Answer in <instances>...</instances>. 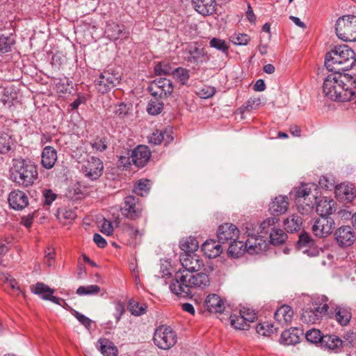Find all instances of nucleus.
Wrapping results in <instances>:
<instances>
[{"label": "nucleus", "mask_w": 356, "mask_h": 356, "mask_svg": "<svg viewBox=\"0 0 356 356\" xmlns=\"http://www.w3.org/2000/svg\"><path fill=\"white\" fill-rule=\"evenodd\" d=\"M324 79L323 92L333 101L348 102L356 95V76L337 70L331 71Z\"/></svg>", "instance_id": "nucleus-1"}, {"label": "nucleus", "mask_w": 356, "mask_h": 356, "mask_svg": "<svg viewBox=\"0 0 356 356\" xmlns=\"http://www.w3.org/2000/svg\"><path fill=\"white\" fill-rule=\"evenodd\" d=\"M210 284V278L204 273H176L170 284V289L174 294L187 297L193 294V289H204Z\"/></svg>", "instance_id": "nucleus-2"}, {"label": "nucleus", "mask_w": 356, "mask_h": 356, "mask_svg": "<svg viewBox=\"0 0 356 356\" xmlns=\"http://www.w3.org/2000/svg\"><path fill=\"white\" fill-rule=\"evenodd\" d=\"M10 179L22 188L33 186L38 178L37 166L29 159L21 157L12 160L9 168Z\"/></svg>", "instance_id": "nucleus-3"}, {"label": "nucleus", "mask_w": 356, "mask_h": 356, "mask_svg": "<svg viewBox=\"0 0 356 356\" xmlns=\"http://www.w3.org/2000/svg\"><path fill=\"white\" fill-rule=\"evenodd\" d=\"M355 61V54L349 46H335L325 58V65L329 71L345 70L351 67Z\"/></svg>", "instance_id": "nucleus-4"}, {"label": "nucleus", "mask_w": 356, "mask_h": 356, "mask_svg": "<svg viewBox=\"0 0 356 356\" xmlns=\"http://www.w3.org/2000/svg\"><path fill=\"white\" fill-rule=\"evenodd\" d=\"M318 186L314 183L302 184L296 190L295 200L301 214L311 212L318 200Z\"/></svg>", "instance_id": "nucleus-5"}, {"label": "nucleus", "mask_w": 356, "mask_h": 356, "mask_svg": "<svg viewBox=\"0 0 356 356\" xmlns=\"http://www.w3.org/2000/svg\"><path fill=\"white\" fill-rule=\"evenodd\" d=\"M335 33L343 42H356V16L343 15L335 24Z\"/></svg>", "instance_id": "nucleus-6"}, {"label": "nucleus", "mask_w": 356, "mask_h": 356, "mask_svg": "<svg viewBox=\"0 0 356 356\" xmlns=\"http://www.w3.org/2000/svg\"><path fill=\"white\" fill-rule=\"evenodd\" d=\"M153 340L158 348L168 350L176 343L177 337L170 327L161 325L155 330Z\"/></svg>", "instance_id": "nucleus-7"}, {"label": "nucleus", "mask_w": 356, "mask_h": 356, "mask_svg": "<svg viewBox=\"0 0 356 356\" xmlns=\"http://www.w3.org/2000/svg\"><path fill=\"white\" fill-rule=\"evenodd\" d=\"M103 170V162L93 156H88L81 167V172L84 177L91 181L98 179L102 176Z\"/></svg>", "instance_id": "nucleus-8"}, {"label": "nucleus", "mask_w": 356, "mask_h": 356, "mask_svg": "<svg viewBox=\"0 0 356 356\" xmlns=\"http://www.w3.org/2000/svg\"><path fill=\"white\" fill-rule=\"evenodd\" d=\"M151 157V151L146 145H138L133 151L130 158L121 156L120 161L124 165L127 161L131 159L133 163L137 167H143L149 161Z\"/></svg>", "instance_id": "nucleus-9"}, {"label": "nucleus", "mask_w": 356, "mask_h": 356, "mask_svg": "<svg viewBox=\"0 0 356 356\" xmlns=\"http://www.w3.org/2000/svg\"><path fill=\"white\" fill-rule=\"evenodd\" d=\"M119 81L120 76L118 74L106 71L100 74L95 81V86L98 92L104 94L116 86Z\"/></svg>", "instance_id": "nucleus-10"}, {"label": "nucleus", "mask_w": 356, "mask_h": 356, "mask_svg": "<svg viewBox=\"0 0 356 356\" xmlns=\"http://www.w3.org/2000/svg\"><path fill=\"white\" fill-rule=\"evenodd\" d=\"M246 234L249 236L245 242L247 252L250 254H261L265 252L268 248V243L265 239L261 236H254V234L246 227Z\"/></svg>", "instance_id": "nucleus-11"}, {"label": "nucleus", "mask_w": 356, "mask_h": 356, "mask_svg": "<svg viewBox=\"0 0 356 356\" xmlns=\"http://www.w3.org/2000/svg\"><path fill=\"white\" fill-rule=\"evenodd\" d=\"M239 230L237 227L233 224L225 223L218 227L217 231V237L218 243H231L232 241L237 239L239 236Z\"/></svg>", "instance_id": "nucleus-12"}, {"label": "nucleus", "mask_w": 356, "mask_h": 356, "mask_svg": "<svg viewBox=\"0 0 356 356\" xmlns=\"http://www.w3.org/2000/svg\"><path fill=\"white\" fill-rule=\"evenodd\" d=\"M174 90L172 82L165 78L155 79L149 87V90L154 97L159 96L161 98L170 95Z\"/></svg>", "instance_id": "nucleus-13"}, {"label": "nucleus", "mask_w": 356, "mask_h": 356, "mask_svg": "<svg viewBox=\"0 0 356 356\" xmlns=\"http://www.w3.org/2000/svg\"><path fill=\"white\" fill-rule=\"evenodd\" d=\"M334 227V222L330 217L320 216L312 226L313 233L318 237L330 235Z\"/></svg>", "instance_id": "nucleus-14"}, {"label": "nucleus", "mask_w": 356, "mask_h": 356, "mask_svg": "<svg viewBox=\"0 0 356 356\" xmlns=\"http://www.w3.org/2000/svg\"><path fill=\"white\" fill-rule=\"evenodd\" d=\"M180 262L184 269L177 273H196L203 266V261L195 254H181Z\"/></svg>", "instance_id": "nucleus-15"}, {"label": "nucleus", "mask_w": 356, "mask_h": 356, "mask_svg": "<svg viewBox=\"0 0 356 356\" xmlns=\"http://www.w3.org/2000/svg\"><path fill=\"white\" fill-rule=\"evenodd\" d=\"M121 212L124 217L135 220L140 216L142 209L136 197L127 196L124 199V206L121 209Z\"/></svg>", "instance_id": "nucleus-16"}, {"label": "nucleus", "mask_w": 356, "mask_h": 356, "mask_svg": "<svg viewBox=\"0 0 356 356\" xmlns=\"http://www.w3.org/2000/svg\"><path fill=\"white\" fill-rule=\"evenodd\" d=\"M8 202L10 208L16 211H21L28 206L29 197L24 191L14 190L9 193Z\"/></svg>", "instance_id": "nucleus-17"}, {"label": "nucleus", "mask_w": 356, "mask_h": 356, "mask_svg": "<svg viewBox=\"0 0 356 356\" xmlns=\"http://www.w3.org/2000/svg\"><path fill=\"white\" fill-rule=\"evenodd\" d=\"M337 243L341 247L350 246L355 241V234L349 226L341 227L335 232Z\"/></svg>", "instance_id": "nucleus-18"}, {"label": "nucleus", "mask_w": 356, "mask_h": 356, "mask_svg": "<svg viewBox=\"0 0 356 356\" xmlns=\"http://www.w3.org/2000/svg\"><path fill=\"white\" fill-rule=\"evenodd\" d=\"M328 308V305L324 304L321 307H316L314 309H305L301 314V319L307 323H316L323 315L327 314Z\"/></svg>", "instance_id": "nucleus-19"}, {"label": "nucleus", "mask_w": 356, "mask_h": 356, "mask_svg": "<svg viewBox=\"0 0 356 356\" xmlns=\"http://www.w3.org/2000/svg\"><path fill=\"white\" fill-rule=\"evenodd\" d=\"M335 194L338 199L351 202L356 195V190L352 184L342 183L335 186Z\"/></svg>", "instance_id": "nucleus-20"}, {"label": "nucleus", "mask_w": 356, "mask_h": 356, "mask_svg": "<svg viewBox=\"0 0 356 356\" xmlns=\"http://www.w3.org/2000/svg\"><path fill=\"white\" fill-rule=\"evenodd\" d=\"M315 204H316V212L320 216L330 217L329 216L336 211V202L332 199L323 197L319 201L316 200Z\"/></svg>", "instance_id": "nucleus-21"}, {"label": "nucleus", "mask_w": 356, "mask_h": 356, "mask_svg": "<svg viewBox=\"0 0 356 356\" xmlns=\"http://www.w3.org/2000/svg\"><path fill=\"white\" fill-rule=\"evenodd\" d=\"M204 304L207 309L213 313H222L225 308L224 300L215 293L208 295Z\"/></svg>", "instance_id": "nucleus-22"}, {"label": "nucleus", "mask_w": 356, "mask_h": 356, "mask_svg": "<svg viewBox=\"0 0 356 356\" xmlns=\"http://www.w3.org/2000/svg\"><path fill=\"white\" fill-rule=\"evenodd\" d=\"M288 208V197L283 195L275 197L269 206V210L274 216L284 214L287 211Z\"/></svg>", "instance_id": "nucleus-23"}, {"label": "nucleus", "mask_w": 356, "mask_h": 356, "mask_svg": "<svg viewBox=\"0 0 356 356\" xmlns=\"http://www.w3.org/2000/svg\"><path fill=\"white\" fill-rule=\"evenodd\" d=\"M57 152L51 146H46L41 154V164L46 169H51L57 161Z\"/></svg>", "instance_id": "nucleus-24"}, {"label": "nucleus", "mask_w": 356, "mask_h": 356, "mask_svg": "<svg viewBox=\"0 0 356 356\" xmlns=\"http://www.w3.org/2000/svg\"><path fill=\"white\" fill-rule=\"evenodd\" d=\"M186 58L193 63H202L208 59V56L202 46H188Z\"/></svg>", "instance_id": "nucleus-25"}, {"label": "nucleus", "mask_w": 356, "mask_h": 356, "mask_svg": "<svg viewBox=\"0 0 356 356\" xmlns=\"http://www.w3.org/2000/svg\"><path fill=\"white\" fill-rule=\"evenodd\" d=\"M219 243L214 240H207L202 245L201 250L207 257L216 258L222 252V246Z\"/></svg>", "instance_id": "nucleus-26"}, {"label": "nucleus", "mask_w": 356, "mask_h": 356, "mask_svg": "<svg viewBox=\"0 0 356 356\" xmlns=\"http://www.w3.org/2000/svg\"><path fill=\"white\" fill-rule=\"evenodd\" d=\"M192 5L197 13L204 16L211 15L215 10L213 0H193Z\"/></svg>", "instance_id": "nucleus-27"}, {"label": "nucleus", "mask_w": 356, "mask_h": 356, "mask_svg": "<svg viewBox=\"0 0 356 356\" xmlns=\"http://www.w3.org/2000/svg\"><path fill=\"white\" fill-rule=\"evenodd\" d=\"M293 316V311L288 305H282L279 307L275 313V319L282 325H287L291 322Z\"/></svg>", "instance_id": "nucleus-28"}, {"label": "nucleus", "mask_w": 356, "mask_h": 356, "mask_svg": "<svg viewBox=\"0 0 356 356\" xmlns=\"http://www.w3.org/2000/svg\"><path fill=\"white\" fill-rule=\"evenodd\" d=\"M99 350L104 356H118L117 347L113 342L105 338H101L97 345Z\"/></svg>", "instance_id": "nucleus-29"}, {"label": "nucleus", "mask_w": 356, "mask_h": 356, "mask_svg": "<svg viewBox=\"0 0 356 356\" xmlns=\"http://www.w3.org/2000/svg\"><path fill=\"white\" fill-rule=\"evenodd\" d=\"M351 317L352 314L350 308L343 306L336 307L334 318L341 325H347L350 322Z\"/></svg>", "instance_id": "nucleus-30"}, {"label": "nucleus", "mask_w": 356, "mask_h": 356, "mask_svg": "<svg viewBox=\"0 0 356 356\" xmlns=\"http://www.w3.org/2000/svg\"><path fill=\"white\" fill-rule=\"evenodd\" d=\"M87 194V188L81 184L77 183L69 188L66 193V196L72 201H77L82 199Z\"/></svg>", "instance_id": "nucleus-31"}, {"label": "nucleus", "mask_w": 356, "mask_h": 356, "mask_svg": "<svg viewBox=\"0 0 356 356\" xmlns=\"http://www.w3.org/2000/svg\"><path fill=\"white\" fill-rule=\"evenodd\" d=\"M247 251L245 243L237 239L232 241L227 250L229 256L232 258H238Z\"/></svg>", "instance_id": "nucleus-32"}, {"label": "nucleus", "mask_w": 356, "mask_h": 356, "mask_svg": "<svg viewBox=\"0 0 356 356\" xmlns=\"http://www.w3.org/2000/svg\"><path fill=\"white\" fill-rule=\"evenodd\" d=\"M302 220V218L297 214H292L284 220V228L288 232H296L300 229Z\"/></svg>", "instance_id": "nucleus-33"}, {"label": "nucleus", "mask_w": 356, "mask_h": 356, "mask_svg": "<svg viewBox=\"0 0 356 356\" xmlns=\"http://www.w3.org/2000/svg\"><path fill=\"white\" fill-rule=\"evenodd\" d=\"M321 346L336 352L343 346V341L336 335H325L321 343Z\"/></svg>", "instance_id": "nucleus-34"}, {"label": "nucleus", "mask_w": 356, "mask_h": 356, "mask_svg": "<svg viewBox=\"0 0 356 356\" xmlns=\"http://www.w3.org/2000/svg\"><path fill=\"white\" fill-rule=\"evenodd\" d=\"M173 140L170 131L165 130L164 131L156 130L149 137V142L154 145H160L162 141L170 143Z\"/></svg>", "instance_id": "nucleus-35"}, {"label": "nucleus", "mask_w": 356, "mask_h": 356, "mask_svg": "<svg viewBox=\"0 0 356 356\" xmlns=\"http://www.w3.org/2000/svg\"><path fill=\"white\" fill-rule=\"evenodd\" d=\"M0 285H8L11 289L17 292V295L24 294L18 285L17 282L10 275L6 273H0Z\"/></svg>", "instance_id": "nucleus-36"}, {"label": "nucleus", "mask_w": 356, "mask_h": 356, "mask_svg": "<svg viewBox=\"0 0 356 356\" xmlns=\"http://www.w3.org/2000/svg\"><path fill=\"white\" fill-rule=\"evenodd\" d=\"M179 246L184 254H194L199 247L198 242L196 238L188 237L182 238L179 242Z\"/></svg>", "instance_id": "nucleus-37"}, {"label": "nucleus", "mask_w": 356, "mask_h": 356, "mask_svg": "<svg viewBox=\"0 0 356 356\" xmlns=\"http://www.w3.org/2000/svg\"><path fill=\"white\" fill-rule=\"evenodd\" d=\"M31 291L33 293L40 296L44 300V297H51L54 292V289H51L49 286L42 282L36 283L33 286Z\"/></svg>", "instance_id": "nucleus-38"}, {"label": "nucleus", "mask_w": 356, "mask_h": 356, "mask_svg": "<svg viewBox=\"0 0 356 356\" xmlns=\"http://www.w3.org/2000/svg\"><path fill=\"white\" fill-rule=\"evenodd\" d=\"M287 238L286 234L281 229L274 227L270 234V243L273 245H281Z\"/></svg>", "instance_id": "nucleus-39"}, {"label": "nucleus", "mask_w": 356, "mask_h": 356, "mask_svg": "<svg viewBox=\"0 0 356 356\" xmlns=\"http://www.w3.org/2000/svg\"><path fill=\"white\" fill-rule=\"evenodd\" d=\"M14 145L11 136L6 133L0 132V154H5L12 149Z\"/></svg>", "instance_id": "nucleus-40"}, {"label": "nucleus", "mask_w": 356, "mask_h": 356, "mask_svg": "<svg viewBox=\"0 0 356 356\" xmlns=\"http://www.w3.org/2000/svg\"><path fill=\"white\" fill-rule=\"evenodd\" d=\"M163 108V102L154 97L153 99H150L148 102L147 111L149 114L154 115L161 113Z\"/></svg>", "instance_id": "nucleus-41"}, {"label": "nucleus", "mask_w": 356, "mask_h": 356, "mask_svg": "<svg viewBox=\"0 0 356 356\" xmlns=\"http://www.w3.org/2000/svg\"><path fill=\"white\" fill-rule=\"evenodd\" d=\"M231 325L237 330H248L249 324L246 322L241 313L239 315L232 314L230 316Z\"/></svg>", "instance_id": "nucleus-42"}, {"label": "nucleus", "mask_w": 356, "mask_h": 356, "mask_svg": "<svg viewBox=\"0 0 356 356\" xmlns=\"http://www.w3.org/2000/svg\"><path fill=\"white\" fill-rule=\"evenodd\" d=\"M276 330L277 328L274 325L269 322L259 323L256 326L257 332L262 336H269L275 333Z\"/></svg>", "instance_id": "nucleus-43"}, {"label": "nucleus", "mask_w": 356, "mask_h": 356, "mask_svg": "<svg viewBox=\"0 0 356 356\" xmlns=\"http://www.w3.org/2000/svg\"><path fill=\"white\" fill-rule=\"evenodd\" d=\"M280 341L284 345H293L299 342V337L290 330H284L281 334Z\"/></svg>", "instance_id": "nucleus-44"}, {"label": "nucleus", "mask_w": 356, "mask_h": 356, "mask_svg": "<svg viewBox=\"0 0 356 356\" xmlns=\"http://www.w3.org/2000/svg\"><path fill=\"white\" fill-rule=\"evenodd\" d=\"M172 74L182 85L186 84L190 77L189 71L183 67H177L175 69Z\"/></svg>", "instance_id": "nucleus-45"}, {"label": "nucleus", "mask_w": 356, "mask_h": 356, "mask_svg": "<svg viewBox=\"0 0 356 356\" xmlns=\"http://www.w3.org/2000/svg\"><path fill=\"white\" fill-rule=\"evenodd\" d=\"M306 339L312 343H320L321 344L323 336L319 330L312 329L308 330L305 334Z\"/></svg>", "instance_id": "nucleus-46"}, {"label": "nucleus", "mask_w": 356, "mask_h": 356, "mask_svg": "<svg viewBox=\"0 0 356 356\" xmlns=\"http://www.w3.org/2000/svg\"><path fill=\"white\" fill-rule=\"evenodd\" d=\"M279 219L275 217H270L265 219L259 225L261 233H268L270 229L275 227V225L278 222Z\"/></svg>", "instance_id": "nucleus-47"}, {"label": "nucleus", "mask_w": 356, "mask_h": 356, "mask_svg": "<svg viewBox=\"0 0 356 356\" xmlns=\"http://www.w3.org/2000/svg\"><path fill=\"white\" fill-rule=\"evenodd\" d=\"M150 188L149 181L148 179H140L134 188V192L140 195H146Z\"/></svg>", "instance_id": "nucleus-48"}, {"label": "nucleus", "mask_w": 356, "mask_h": 356, "mask_svg": "<svg viewBox=\"0 0 356 356\" xmlns=\"http://www.w3.org/2000/svg\"><path fill=\"white\" fill-rule=\"evenodd\" d=\"M101 289L97 285L81 286L76 290V294L79 296L95 295L100 291Z\"/></svg>", "instance_id": "nucleus-49"}, {"label": "nucleus", "mask_w": 356, "mask_h": 356, "mask_svg": "<svg viewBox=\"0 0 356 356\" xmlns=\"http://www.w3.org/2000/svg\"><path fill=\"white\" fill-rule=\"evenodd\" d=\"M229 40L233 44H248L250 38L247 34L234 33L230 35Z\"/></svg>", "instance_id": "nucleus-50"}, {"label": "nucleus", "mask_w": 356, "mask_h": 356, "mask_svg": "<svg viewBox=\"0 0 356 356\" xmlns=\"http://www.w3.org/2000/svg\"><path fill=\"white\" fill-rule=\"evenodd\" d=\"M173 70L171 65L166 61L161 62L154 67L155 73L158 75L171 74Z\"/></svg>", "instance_id": "nucleus-51"}, {"label": "nucleus", "mask_w": 356, "mask_h": 356, "mask_svg": "<svg viewBox=\"0 0 356 356\" xmlns=\"http://www.w3.org/2000/svg\"><path fill=\"white\" fill-rule=\"evenodd\" d=\"M105 33H106L108 38L115 41L119 39L121 30L118 25H108L106 29Z\"/></svg>", "instance_id": "nucleus-52"}, {"label": "nucleus", "mask_w": 356, "mask_h": 356, "mask_svg": "<svg viewBox=\"0 0 356 356\" xmlns=\"http://www.w3.org/2000/svg\"><path fill=\"white\" fill-rule=\"evenodd\" d=\"M124 231L129 234V236L131 238H141V237L145 234L144 229H138L135 228L132 225L127 224L124 226Z\"/></svg>", "instance_id": "nucleus-53"}, {"label": "nucleus", "mask_w": 356, "mask_h": 356, "mask_svg": "<svg viewBox=\"0 0 356 356\" xmlns=\"http://www.w3.org/2000/svg\"><path fill=\"white\" fill-rule=\"evenodd\" d=\"M216 92L215 88L210 86H204L199 88L197 91V95L202 99H207L211 97Z\"/></svg>", "instance_id": "nucleus-54"}, {"label": "nucleus", "mask_w": 356, "mask_h": 356, "mask_svg": "<svg viewBox=\"0 0 356 356\" xmlns=\"http://www.w3.org/2000/svg\"><path fill=\"white\" fill-rule=\"evenodd\" d=\"M71 313L83 325L87 328L90 327L92 321L90 318L73 309H71Z\"/></svg>", "instance_id": "nucleus-55"}, {"label": "nucleus", "mask_w": 356, "mask_h": 356, "mask_svg": "<svg viewBox=\"0 0 356 356\" xmlns=\"http://www.w3.org/2000/svg\"><path fill=\"white\" fill-rule=\"evenodd\" d=\"M129 309L134 316H140L145 312L146 307L139 305L138 302H129Z\"/></svg>", "instance_id": "nucleus-56"}, {"label": "nucleus", "mask_w": 356, "mask_h": 356, "mask_svg": "<svg viewBox=\"0 0 356 356\" xmlns=\"http://www.w3.org/2000/svg\"><path fill=\"white\" fill-rule=\"evenodd\" d=\"M312 245H313V242L308 234L305 233L300 236L298 240V246L300 248H307Z\"/></svg>", "instance_id": "nucleus-57"}, {"label": "nucleus", "mask_w": 356, "mask_h": 356, "mask_svg": "<svg viewBox=\"0 0 356 356\" xmlns=\"http://www.w3.org/2000/svg\"><path fill=\"white\" fill-rule=\"evenodd\" d=\"M92 147L93 149L98 152H103L107 148V143L106 139L102 138H97L92 143Z\"/></svg>", "instance_id": "nucleus-58"}, {"label": "nucleus", "mask_w": 356, "mask_h": 356, "mask_svg": "<svg viewBox=\"0 0 356 356\" xmlns=\"http://www.w3.org/2000/svg\"><path fill=\"white\" fill-rule=\"evenodd\" d=\"M55 251L51 248H48L47 250L45 251L44 258V264L48 266H51L54 264V259H55Z\"/></svg>", "instance_id": "nucleus-59"}, {"label": "nucleus", "mask_w": 356, "mask_h": 356, "mask_svg": "<svg viewBox=\"0 0 356 356\" xmlns=\"http://www.w3.org/2000/svg\"><path fill=\"white\" fill-rule=\"evenodd\" d=\"M129 107L123 103L116 105L115 107L114 113L120 118H124L129 113Z\"/></svg>", "instance_id": "nucleus-60"}, {"label": "nucleus", "mask_w": 356, "mask_h": 356, "mask_svg": "<svg viewBox=\"0 0 356 356\" xmlns=\"http://www.w3.org/2000/svg\"><path fill=\"white\" fill-rule=\"evenodd\" d=\"M240 313L243 316H244V318L248 323L254 322L255 319H257L256 313L248 308H243L240 311Z\"/></svg>", "instance_id": "nucleus-61"}, {"label": "nucleus", "mask_w": 356, "mask_h": 356, "mask_svg": "<svg viewBox=\"0 0 356 356\" xmlns=\"http://www.w3.org/2000/svg\"><path fill=\"white\" fill-rule=\"evenodd\" d=\"M115 312L113 315L115 318L116 323H118L125 312L124 304L120 301L117 302L115 305Z\"/></svg>", "instance_id": "nucleus-62"}, {"label": "nucleus", "mask_w": 356, "mask_h": 356, "mask_svg": "<svg viewBox=\"0 0 356 356\" xmlns=\"http://www.w3.org/2000/svg\"><path fill=\"white\" fill-rule=\"evenodd\" d=\"M343 345L353 346L356 344V334L353 332H348L345 334Z\"/></svg>", "instance_id": "nucleus-63"}, {"label": "nucleus", "mask_w": 356, "mask_h": 356, "mask_svg": "<svg viewBox=\"0 0 356 356\" xmlns=\"http://www.w3.org/2000/svg\"><path fill=\"white\" fill-rule=\"evenodd\" d=\"M100 231L108 236H111L113 233V227L112 223L104 219L100 226Z\"/></svg>", "instance_id": "nucleus-64"}]
</instances>
